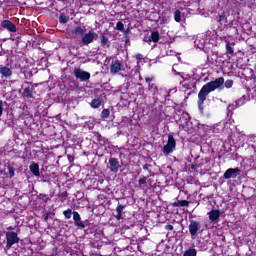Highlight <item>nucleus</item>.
Returning a JSON list of instances; mask_svg holds the SVG:
<instances>
[{
	"mask_svg": "<svg viewBox=\"0 0 256 256\" xmlns=\"http://www.w3.org/2000/svg\"><path fill=\"white\" fill-rule=\"evenodd\" d=\"M223 85H225V78L219 77L206 83L200 91L208 96L209 93H213L216 89H223Z\"/></svg>",
	"mask_w": 256,
	"mask_h": 256,
	"instance_id": "obj_1",
	"label": "nucleus"
},
{
	"mask_svg": "<svg viewBox=\"0 0 256 256\" xmlns=\"http://www.w3.org/2000/svg\"><path fill=\"white\" fill-rule=\"evenodd\" d=\"M99 39V34L93 30H89L87 33H84V36L81 39L82 45H91L94 41Z\"/></svg>",
	"mask_w": 256,
	"mask_h": 256,
	"instance_id": "obj_2",
	"label": "nucleus"
},
{
	"mask_svg": "<svg viewBox=\"0 0 256 256\" xmlns=\"http://www.w3.org/2000/svg\"><path fill=\"white\" fill-rule=\"evenodd\" d=\"M175 147H177V142L175 141L173 134H169L167 144L164 145L162 149L164 155H170V153H173V151H175Z\"/></svg>",
	"mask_w": 256,
	"mask_h": 256,
	"instance_id": "obj_3",
	"label": "nucleus"
},
{
	"mask_svg": "<svg viewBox=\"0 0 256 256\" xmlns=\"http://www.w3.org/2000/svg\"><path fill=\"white\" fill-rule=\"evenodd\" d=\"M15 243H19V236L16 232H6V246L5 249L9 251Z\"/></svg>",
	"mask_w": 256,
	"mask_h": 256,
	"instance_id": "obj_4",
	"label": "nucleus"
},
{
	"mask_svg": "<svg viewBox=\"0 0 256 256\" xmlns=\"http://www.w3.org/2000/svg\"><path fill=\"white\" fill-rule=\"evenodd\" d=\"M74 75L79 81H89V79H91V73L81 70L80 68L74 69Z\"/></svg>",
	"mask_w": 256,
	"mask_h": 256,
	"instance_id": "obj_5",
	"label": "nucleus"
},
{
	"mask_svg": "<svg viewBox=\"0 0 256 256\" xmlns=\"http://www.w3.org/2000/svg\"><path fill=\"white\" fill-rule=\"evenodd\" d=\"M85 31H87V29L85 28V26H76L72 31L71 34L73 35L74 39H83L84 35H85Z\"/></svg>",
	"mask_w": 256,
	"mask_h": 256,
	"instance_id": "obj_6",
	"label": "nucleus"
},
{
	"mask_svg": "<svg viewBox=\"0 0 256 256\" xmlns=\"http://www.w3.org/2000/svg\"><path fill=\"white\" fill-rule=\"evenodd\" d=\"M188 228H189V233H190L192 239H195V237H196L197 233H199V229H200L199 222H197L195 220H191Z\"/></svg>",
	"mask_w": 256,
	"mask_h": 256,
	"instance_id": "obj_7",
	"label": "nucleus"
},
{
	"mask_svg": "<svg viewBox=\"0 0 256 256\" xmlns=\"http://www.w3.org/2000/svg\"><path fill=\"white\" fill-rule=\"evenodd\" d=\"M1 27L3 29H7V31H10V33H16L17 32V26L13 24L10 20H4L1 22Z\"/></svg>",
	"mask_w": 256,
	"mask_h": 256,
	"instance_id": "obj_8",
	"label": "nucleus"
},
{
	"mask_svg": "<svg viewBox=\"0 0 256 256\" xmlns=\"http://www.w3.org/2000/svg\"><path fill=\"white\" fill-rule=\"evenodd\" d=\"M73 220L75 227H77L78 229H85V223L82 222L79 212H73Z\"/></svg>",
	"mask_w": 256,
	"mask_h": 256,
	"instance_id": "obj_9",
	"label": "nucleus"
},
{
	"mask_svg": "<svg viewBox=\"0 0 256 256\" xmlns=\"http://www.w3.org/2000/svg\"><path fill=\"white\" fill-rule=\"evenodd\" d=\"M121 67H122L121 61L116 60V61L112 62L110 65V73L112 75H117V73H119V71H121Z\"/></svg>",
	"mask_w": 256,
	"mask_h": 256,
	"instance_id": "obj_10",
	"label": "nucleus"
},
{
	"mask_svg": "<svg viewBox=\"0 0 256 256\" xmlns=\"http://www.w3.org/2000/svg\"><path fill=\"white\" fill-rule=\"evenodd\" d=\"M109 165L110 171H112V173H117L119 171V168L121 167L117 158H110Z\"/></svg>",
	"mask_w": 256,
	"mask_h": 256,
	"instance_id": "obj_11",
	"label": "nucleus"
},
{
	"mask_svg": "<svg viewBox=\"0 0 256 256\" xmlns=\"http://www.w3.org/2000/svg\"><path fill=\"white\" fill-rule=\"evenodd\" d=\"M239 168H230L224 173V179H231L237 177V173H240Z\"/></svg>",
	"mask_w": 256,
	"mask_h": 256,
	"instance_id": "obj_12",
	"label": "nucleus"
},
{
	"mask_svg": "<svg viewBox=\"0 0 256 256\" xmlns=\"http://www.w3.org/2000/svg\"><path fill=\"white\" fill-rule=\"evenodd\" d=\"M0 75L2 78L5 77L6 79H9V77L13 75V71L7 66L0 65Z\"/></svg>",
	"mask_w": 256,
	"mask_h": 256,
	"instance_id": "obj_13",
	"label": "nucleus"
},
{
	"mask_svg": "<svg viewBox=\"0 0 256 256\" xmlns=\"http://www.w3.org/2000/svg\"><path fill=\"white\" fill-rule=\"evenodd\" d=\"M207 101V94H204V92H201V90L198 93V108L201 112H203V105Z\"/></svg>",
	"mask_w": 256,
	"mask_h": 256,
	"instance_id": "obj_14",
	"label": "nucleus"
},
{
	"mask_svg": "<svg viewBox=\"0 0 256 256\" xmlns=\"http://www.w3.org/2000/svg\"><path fill=\"white\" fill-rule=\"evenodd\" d=\"M35 88L33 87H26L22 93L23 97H26V99H33V91Z\"/></svg>",
	"mask_w": 256,
	"mask_h": 256,
	"instance_id": "obj_15",
	"label": "nucleus"
},
{
	"mask_svg": "<svg viewBox=\"0 0 256 256\" xmlns=\"http://www.w3.org/2000/svg\"><path fill=\"white\" fill-rule=\"evenodd\" d=\"M125 210V206L119 204L116 208L117 215L115 216L117 221H121L123 219V211Z\"/></svg>",
	"mask_w": 256,
	"mask_h": 256,
	"instance_id": "obj_16",
	"label": "nucleus"
},
{
	"mask_svg": "<svg viewBox=\"0 0 256 256\" xmlns=\"http://www.w3.org/2000/svg\"><path fill=\"white\" fill-rule=\"evenodd\" d=\"M29 168L31 173L35 175V177H39L41 175V173L39 172V164L32 163Z\"/></svg>",
	"mask_w": 256,
	"mask_h": 256,
	"instance_id": "obj_17",
	"label": "nucleus"
},
{
	"mask_svg": "<svg viewBox=\"0 0 256 256\" xmlns=\"http://www.w3.org/2000/svg\"><path fill=\"white\" fill-rule=\"evenodd\" d=\"M209 219L210 221H217V219H219L221 213L219 212V210H211L209 213Z\"/></svg>",
	"mask_w": 256,
	"mask_h": 256,
	"instance_id": "obj_18",
	"label": "nucleus"
},
{
	"mask_svg": "<svg viewBox=\"0 0 256 256\" xmlns=\"http://www.w3.org/2000/svg\"><path fill=\"white\" fill-rule=\"evenodd\" d=\"M191 202L187 200H182V201H176L172 203V207H189V204Z\"/></svg>",
	"mask_w": 256,
	"mask_h": 256,
	"instance_id": "obj_19",
	"label": "nucleus"
},
{
	"mask_svg": "<svg viewBox=\"0 0 256 256\" xmlns=\"http://www.w3.org/2000/svg\"><path fill=\"white\" fill-rule=\"evenodd\" d=\"M147 41L149 42L153 41V43H159V32L153 31Z\"/></svg>",
	"mask_w": 256,
	"mask_h": 256,
	"instance_id": "obj_20",
	"label": "nucleus"
},
{
	"mask_svg": "<svg viewBox=\"0 0 256 256\" xmlns=\"http://www.w3.org/2000/svg\"><path fill=\"white\" fill-rule=\"evenodd\" d=\"M183 256H197V250L195 248H190L184 252Z\"/></svg>",
	"mask_w": 256,
	"mask_h": 256,
	"instance_id": "obj_21",
	"label": "nucleus"
},
{
	"mask_svg": "<svg viewBox=\"0 0 256 256\" xmlns=\"http://www.w3.org/2000/svg\"><path fill=\"white\" fill-rule=\"evenodd\" d=\"M91 107L93 109H99V107H101V100L100 99H94L91 102Z\"/></svg>",
	"mask_w": 256,
	"mask_h": 256,
	"instance_id": "obj_22",
	"label": "nucleus"
},
{
	"mask_svg": "<svg viewBox=\"0 0 256 256\" xmlns=\"http://www.w3.org/2000/svg\"><path fill=\"white\" fill-rule=\"evenodd\" d=\"M197 163V167L198 169L203 167V165H205V163H209V159L205 158V159H200V160H196Z\"/></svg>",
	"mask_w": 256,
	"mask_h": 256,
	"instance_id": "obj_23",
	"label": "nucleus"
},
{
	"mask_svg": "<svg viewBox=\"0 0 256 256\" xmlns=\"http://www.w3.org/2000/svg\"><path fill=\"white\" fill-rule=\"evenodd\" d=\"M116 31H125V25L123 24V22L118 21L115 27Z\"/></svg>",
	"mask_w": 256,
	"mask_h": 256,
	"instance_id": "obj_24",
	"label": "nucleus"
},
{
	"mask_svg": "<svg viewBox=\"0 0 256 256\" xmlns=\"http://www.w3.org/2000/svg\"><path fill=\"white\" fill-rule=\"evenodd\" d=\"M63 215L65 219H71V216L73 215V210L71 209L64 210Z\"/></svg>",
	"mask_w": 256,
	"mask_h": 256,
	"instance_id": "obj_25",
	"label": "nucleus"
},
{
	"mask_svg": "<svg viewBox=\"0 0 256 256\" xmlns=\"http://www.w3.org/2000/svg\"><path fill=\"white\" fill-rule=\"evenodd\" d=\"M174 19L177 23H181V11L176 10L174 13Z\"/></svg>",
	"mask_w": 256,
	"mask_h": 256,
	"instance_id": "obj_26",
	"label": "nucleus"
},
{
	"mask_svg": "<svg viewBox=\"0 0 256 256\" xmlns=\"http://www.w3.org/2000/svg\"><path fill=\"white\" fill-rule=\"evenodd\" d=\"M109 115H111V112L109 111V109L102 110V112H101V118L102 119L109 118Z\"/></svg>",
	"mask_w": 256,
	"mask_h": 256,
	"instance_id": "obj_27",
	"label": "nucleus"
},
{
	"mask_svg": "<svg viewBox=\"0 0 256 256\" xmlns=\"http://www.w3.org/2000/svg\"><path fill=\"white\" fill-rule=\"evenodd\" d=\"M60 23H69V16L65 14H61L59 17Z\"/></svg>",
	"mask_w": 256,
	"mask_h": 256,
	"instance_id": "obj_28",
	"label": "nucleus"
},
{
	"mask_svg": "<svg viewBox=\"0 0 256 256\" xmlns=\"http://www.w3.org/2000/svg\"><path fill=\"white\" fill-rule=\"evenodd\" d=\"M107 43H109V38H107V36H105V34H102V36H101V47H105V45H107Z\"/></svg>",
	"mask_w": 256,
	"mask_h": 256,
	"instance_id": "obj_29",
	"label": "nucleus"
},
{
	"mask_svg": "<svg viewBox=\"0 0 256 256\" xmlns=\"http://www.w3.org/2000/svg\"><path fill=\"white\" fill-rule=\"evenodd\" d=\"M226 51H227L228 55H233V53H234L233 47H231V43H229V42L226 43Z\"/></svg>",
	"mask_w": 256,
	"mask_h": 256,
	"instance_id": "obj_30",
	"label": "nucleus"
},
{
	"mask_svg": "<svg viewBox=\"0 0 256 256\" xmlns=\"http://www.w3.org/2000/svg\"><path fill=\"white\" fill-rule=\"evenodd\" d=\"M148 182H149L148 178L146 176H144L139 179L138 184L139 185H147Z\"/></svg>",
	"mask_w": 256,
	"mask_h": 256,
	"instance_id": "obj_31",
	"label": "nucleus"
},
{
	"mask_svg": "<svg viewBox=\"0 0 256 256\" xmlns=\"http://www.w3.org/2000/svg\"><path fill=\"white\" fill-rule=\"evenodd\" d=\"M39 197L40 199H42V201H44V203H47L51 200V198L47 194H40Z\"/></svg>",
	"mask_w": 256,
	"mask_h": 256,
	"instance_id": "obj_32",
	"label": "nucleus"
},
{
	"mask_svg": "<svg viewBox=\"0 0 256 256\" xmlns=\"http://www.w3.org/2000/svg\"><path fill=\"white\" fill-rule=\"evenodd\" d=\"M233 80H226L224 81V85L226 87V89H231V87H233Z\"/></svg>",
	"mask_w": 256,
	"mask_h": 256,
	"instance_id": "obj_33",
	"label": "nucleus"
},
{
	"mask_svg": "<svg viewBox=\"0 0 256 256\" xmlns=\"http://www.w3.org/2000/svg\"><path fill=\"white\" fill-rule=\"evenodd\" d=\"M227 21V16L225 15V12H223L220 16H219V23H225Z\"/></svg>",
	"mask_w": 256,
	"mask_h": 256,
	"instance_id": "obj_34",
	"label": "nucleus"
},
{
	"mask_svg": "<svg viewBox=\"0 0 256 256\" xmlns=\"http://www.w3.org/2000/svg\"><path fill=\"white\" fill-rule=\"evenodd\" d=\"M235 109H237V104H230L227 107V110H228L229 113H231L232 111H235Z\"/></svg>",
	"mask_w": 256,
	"mask_h": 256,
	"instance_id": "obj_35",
	"label": "nucleus"
},
{
	"mask_svg": "<svg viewBox=\"0 0 256 256\" xmlns=\"http://www.w3.org/2000/svg\"><path fill=\"white\" fill-rule=\"evenodd\" d=\"M8 171L10 178L15 176V169L12 166L8 167Z\"/></svg>",
	"mask_w": 256,
	"mask_h": 256,
	"instance_id": "obj_36",
	"label": "nucleus"
},
{
	"mask_svg": "<svg viewBox=\"0 0 256 256\" xmlns=\"http://www.w3.org/2000/svg\"><path fill=\"white\" fill-rule=\"evenodd\" d=\"M192 171H197V169H199V166H197V162L194 163V164H191V167Z\"/></svg>",
	"mask_w": 256,
	"mask_h": 256,
	"instance_id": "obj_37",
	"label": "nucleus"
},
{
	"mask_svg": "<svg viewBox=\"0 0 256 256\" xmlns=\"http://www.w3.org/2000/svg\"><path fill=\"white\" fill-rule=\"evenodd\" d=\"M121 33H123L125 36H127V35H129V33H131V29L130 28L124 29V31H122Z\"/></svg>",
	"mask_w": 256,
	"mask_h": 256,
	"instance_id": "obj_38",
	"label": "nucleus"
},
{
	"mask_svg": "<svg viewBox=\"0 0 256 256\" xmlns=\"http://www.w3.org/2000/svg\"><path fill=\"white\" fill-rule=\"evenodd\" d=\"M3 116V101L0 100V117Z\"/></svg>",
	"mask_w": 256,
	"mask_h": 256,
	"instance_id": "obj_39",
	"label": "nucleus"
},
{
	"mask_svg": "<svg viewBox=\"0 0 256 256\" xmlns=\"http://www.w3.org/2000/svg\"><path fill=\"white\" fill-rule=\"evenodd\" d=\"M165 229H166L167 231H173V225L168 224V225L165 226Z\"/></svg>",
	"mask_w": 256,
	"mask_h": 256,
	"instance_id": "obj_40",
	"label": "nucleus"
},
{
	"mask_svg": "<svg viewBox=\"0 0 256 256\" xmlns=\"http://www.w3.org/2000/svg\"><path fill=\"white\" fill-rule=\"evenodd\" d=\"M159 119H161V113H158V114H156V116H155V120H156V121H159Z\"/></svg>",
	"mask_w": 256,
	"mask_h": 256,
	"instance_id": "obj_41",
	"label": "nucleus"
},
{
	"mask_svg": "<svg viewBox=\"0 0 256 256\" xmlns=\"http://www.w3.org/2000/svg\"><path fill=\"white\" fill-rule=\"evenodd\" d=\"M44 221H45V223H47V221H49V213H46V215L44 217Z\"/></svg>",
	"mask_w": 256,
	"mask_h": 256,
	"instance_id": "obj_42",
	"label": "nucleus"
},
{
	"mask_svg": "<svg viewBox=\"0 0 256 256\" xmlns=\"http://www.w3.org/2000/svg\"><path fill=\"white\" fill-rule=\"evenodd\" d=\"M143 169H144L145 171H149V164H145V165L143 166Z\"/></svg>",
	"mask_w": 256,
	"mask_h": 256,
	"instance_id": "obj_43",
	"label": "nucleus"
},
{
	"mask_svg": "<svg viewBox=\"0 0 256 256\" xmlns=\"http://www.w3.org/2000/svg\"><path fill=\"white\" fill-rule=\"evenodd\" d=\"M137 59H143V55L137 54Z\"/></svg>",
	"mask_w": 256,
	"mask_h": 256,
	"instance_id": "obj_44",
	"label": "nucleus"
},
{
	"mask_svg": "<svg viewBox=\"0 0 256 256\" xmlns=\"http://www.w3.org/2000/svg\"><path fill=\"white\" fill-rule=\"evenodd\" d=\"M8 230H9V231H13V227H11V226L8 227Z\"/></svg>",
	"mask_w": 256,
	"mask_h": 256,
	"instance_id": "obj_45",
	"label": "nucleus"
},
{
	"mask_svg": "<svg viewBox=\"0 0 256 256\" xmlns=\"http://www.w3.org/2000/svg\"><path fill=\"white\" fill-rule=\"evenodd\" d=\"M139 93H143V88H140V89H139Z\"/></svg>",
	"mask_w": 256,
	"mask_h": 256,
	"instance_id": "obj_46",
	"label": "nucleus"
},
{
	"mask_svg": "<svg viewBox=\"0 0 256 256\" xmlns=\"http://www.w3.org/2000/svg\"><path fill=\"white\" fill-rule=\"evenodd\" d=\"M254 69L256 70V64H255V66H254Z\"/></svg>",
	"mask_w": 256,
	"mask_h": 256,
	"instance_id": "obj_47",
	"label": "nucleus"
},
{
	"mask_svg": "<svg viewBox=\"0 0 256 256\" xmlns=\"http://www.w3.org/2000/svg\"><path fill=\"white\" fill-rule=\"evenodd\" d=\"M146 81H149V78H146Z\"/></svg>",
	"mask_w": 256,
	"mask_h": 256,
	"instance_id": "obj_48",
	"label": "nucleus"
}]
</instances>
